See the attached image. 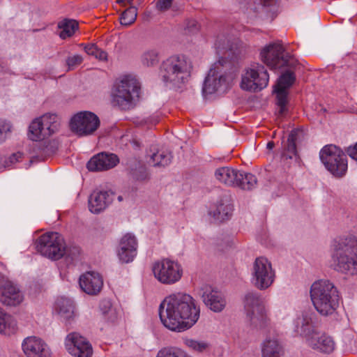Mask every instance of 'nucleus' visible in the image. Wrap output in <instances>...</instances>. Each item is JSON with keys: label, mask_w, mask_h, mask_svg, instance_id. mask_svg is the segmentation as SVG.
<instances>
[{"label": "nucleus", "mask_w": 357, "mask_h": 357, "mask_svg": "<svg viewBox=\"0 0 357 357\" xmlns=\"http://www.w3.org/2000/svg\"><path fill=\"white\" fill-rule=\"evenodd\" d=\"M200 309L189 294L176 293L167 296L159 307L160 319L169 330L185 331L192 327L199 318Z\"/></svg>", "instance_id": "nucleus-1"}, {"label": "nucleus", "mask_w": 357, "mask_h": 357, "mask_svg": "<svg viewBox=\"0 0 357 357\" xmlns=\"http://www.w3.org/2000/svg\"><path fill=\"white\" fill-rule=\"evenodd\" d=\"M333 246L332 262L335 268L344 273L357 274V238H340Z\"/></svg>", "instance_id": "nucleus-2"}, {"label": "nucleus", "mask_w": 357, "mask_h": 357, "mask_svg": "<svg viewBox=\"0 0 357 357\" xmlns=\"http://www.w3.org/2000/svg\"><path fill=\"white\" fill-rule=\"evenodd\" d=\"M310 298L317 311L324 316L331 315L339 306L337 288L328 280H319L310 288Z\"/></svg>", "instance_id": "nucleus-3"}, {"label": "nucleus", "mask_w": 357, "mask_h": 357, "mask_svg": "<svg viewBox=\"0 0 357 357\" xmlns=\"http://www.w3.org/2000/svg\"><path fill=\"white\" fill-rule=\"evenodd\" d=\"M192 69L189 59L183 55H174L162 62L161 75L165 82L179 86L188 80Z\"/></svg>", "instance_id": "nucleus-4"}, {"label": "nucleus", "mask_w": 357, "mask_h": 357, "mask_svg": "<svg viewBox=\"0 0 357 357\" xmlns=\"http://www.w3.org/2000/svg\"><path fill=\"white\" fill-rule=\"evenodd\" d=\"M140 86L138 80L132 75H125L116 80L112 91V103L121 109L132 107L138 98Z\"/></svg>", "instance_id": "nucleus-5"}, {"label": "nucleus", "mask_w": 357, "mask_h": 357, "mask_svg": "<svg viewBox=\"0 0 357 357\" xmlns=\"http://www.w3.org/2000/svg\"><path fill=\"white\" fill-rule=\"evenodd\" d=\"M246 318L250 325L257 330H264L271 324L264 301L257 294L248 293L244 299Z\"/></svg>", "instance_id": "nucleus-6"}, {"label": "nucleus", "mask_w": 357, "mask_h": 357, "mask_svg": "<svg viewBox=\"0 0 357 357\" xmlns=\"http://www.w3.org/2000/svg\"><path fill=\"white\" fill-rule=\"evenodd\" d=\"M321 161L334 176L341 178L347 171V159L340 148L334 144L324 146L319 153Z\"/></svg>", "instance_id": "nucleus-7"}, {"label": "nucleus", "mask_w": 357, "mask_h": 357, "mask_svg": "<svg viewBox=\"0 0 357 357\" xmlns=\"http://www.w3.org/2000/svg\"><path fill=\"white\" fill-rule=\"evenodd\" d=\"M152 272L160 283L167 285L178 282L183 275L181 265L177 261L169 258L155 261L152 265Z\"/></svg>", "instance_id": "nucleus-8"}, {"label": "nucleus", "mask_w": 357, "mask_h": 357, "mask_svg": "<svg viewBox=\"0 0 357 357\" xmlns=\"http://www.w3.org/2000/svg\"><path fill=\"white\" fill-rule=\"evenodd\" d=\"M37 249L41 255L54 260L61 259L65 254V241L57 232H47L37 241Z\"/></svg>", "instance_id": "nucleus-9"}, {"label": "nucleus", "mask_w": 357, "mask_h": 357, "mask_svg": "<svg viewBox=\"0 0 357 357\" xmlns=\"http://www.w3.org/2000/svg\"><path fill=\"white\" fill-rule=\"evenodd\" d=\"M275 273L271 261L266 257L256 258L252 267V282L259 290H265L272 285Z\"/></svg>", "instance_id": "nucleus-10"}, {"label": "nucleus", "mask_w": 357, "mask_h": 357, "mask_svg": "<svg viewBox=\"0 0 357 357\" xmlns=\"http://www.w3.org/2000/svg\"><path fill=\"white\" fill-rule=\"evenodd\" d=\"M269 75L265 67L259 63L252 64L242 74L241 87L243 90L255 91L265 88Z\"/></svg>", "instance_id": "nucleus-11"}, {"label": "nucleus", "mask_w": 357, "mask_h": 357, "mask_svg": "<svg viewBox=\"0 0 357 357\" xmlns=\"http://www.w3.org/2000/svg\"><path fill=\"white\" fill-rule=\"evenodd\" d=\"M222 66L220 61L214 63L209 70L202 89L205 96L214 93L218 90L225 91L230 86L233 76L222 74Z\"/></svg>", "instance_id": "nucleus-12"}, {"label": "nucleus", "mask_w": 357, "mask_h": 357, "mask_svg": "<svg viewBox=\"0 0 357 357\" xmlns=\"http://www.w3.org/2000/svg\"><path fill=\"white\" fill-rule=\"evenodd\" d=\"M99 126V118L90 112L77 113L70 121L71 130L79 136L92 135Z\"/></svg>", "instance_id": "nucleus-13"}, {"label": "nucleus", "mask_w": 357, "mask_h": 357, "mask_svg": "<svg viewBox=\"0 0 357 357\" xmlns=\"http://www.w3.org/2000/svg\"><path fill=\"white\" fill-rule=\"evenodd\" d=\"M261 61L271 68H281L287 63V56L284 55V47L278 41L265 46L260 52Z\"/></svg>", "instance_id": "nucleus-14"}, {"label": "nucleus", "mask_w": 357, "mask_h": 357, "mask_svg": "<svg viewBox=\"0 0 357 357\" xmlns=\"http://www.w3.org/2000/svg\"><path fill=\"white\" fill-rule=\"evenodd\" d=\"M65 346L70 354L74 357H91L93 349L91 344L79 333H69L65 340Z\"/></svg>", "instance_id": "nucleus-15"}, {"label": "nucleus", "mask_w": 357, "mask_h": 357, "mask_svg": "<svg viewBox=\"0 0 357 357\" xmlns=\"http://www.w3.org/2000/svg\"><path fill=\"white\" fill-rule=\"evenodd\" d=\"M315 315L311 312H303L295 320V332L303 337L306 342L310 337H313L317 334L318 330L314 326V319Z\"/></svg>", "instance_id": "nucleus-16"}, {"label": "nucleus", "mask_w": 357, "mask_h": 357, "mask_svg": "<svg viewBox=\"0 0 357 357\" xmlns=\"http://www.w3.org/2000/svg\"><path fill=\"white\" fill-rule=\"evenodd\" d=\"M22 347L26 357H50L49 347L40 337H28L24 340Z\"/></svg>", "instance_id": "nucleus-17"}, {"label": "nucleus", "mask_w": 357, "mask_h": 357, "mask_svg": "<svg viewBox=\"0 0 357 357\" xmlns=\"http://www.w3.org/2000/svg\"><path fill=\"white\" fill-rule=\"evenodd\" d=\"M114 193L110 190H94L89 197V209L92 213H100L112 202Z\"/></svg>", "instance_id": "nucleus-18"}, {"label": "nucleus", "mask_w": 357, "mask_h": 357, "mask_svg": "<svg viewBox=\"0 0 357 357\" xmlns=\"http://www.w3.org/2000/svg\"><path fill=\"white\" fill-rule=\"evenodd\" d=\"M79 284L82 290L87 294L96 295L102 288L103 280L98 273L88 271L80 275Z\"/></svg>", "instance_id": "nucleus-19"}, {"label": "nucleus", "mask_w": 357, "mask_h": 357, "mask_svg": "<svg viewBox=\"0 0 357 357\" xmlns=\"http://www.w3.org/2000/svg\"><path fill=\"white\" fill-rule=\"evenodd\" d=\"M20 290L10 281L6 280L0 285V302L8 306H16L23 301Z\"/></svg>", "instance_id": "nucleus-20"}, {"label": "nucleus", "mask_w": 357, "mask_h": 357, "mask_svg": "<svg viewBox=\"0 0 357 357\" xmlns=\"http://www.w3.org/2000/svg\"><path fill=\"white\" fill-rule=\"evenodd\" d=\"M119 162L115 154L100 153L90 159L87 168L92 172L106 171L116 166Z\"/></svg>", "instance_id": "nucleus-21"}, {"label": "nucleus", "mask_w": 357, "mask_h": 357, "mask_svg": "<svg viewBox=\"0 0 357 357\" xmlns=\"http://www.w3.org/2000/svg\"><path fill=\"white\" fill-rule=\"evenodd\" d=\"M307 344L313 349L324 353H331L335 349V342L332 337L319 331L313 337H310Z\"/></svg>", "instance_id": "nucleus-22"}, {"label": "nucleus", "mask_w": 357, "mask_h": 357, "mask_svg": "<svg viewBox=\"0 0 357 357\" xmlns=\"http://www.w3.org/2000/svg\"><path fill=\"white\" fill-rule=\"evenodd\" d=\"M204 303L214 312L222 311L226 305L225 298L217 291L206 288L202 294Z\"/></svg>", "instance_id": "nucleus-23"}, {"label": "nucleus", "mask_w": 357, "mask_h": 357, "mask_svg": "<svg viewBox=\"0 0 357 357\" xmlns=\"http://www.w3.org/2000/svg\"><path fill=\"white\" fill-rule=\"evenodd\" d=\"M233 206L229 197H226L218 202L215 207L210 211V214L214 219L219 222H222L231 215Z\"/></svg>", "instance_id": "nucleus-24"}, {"label": "nucleus", "mask_w": 357, "mask_h": 357, "mask_svg": "<svg viewBox=\"0 0 357 357\" xmlns=\"http://www.w3.org/2000/svg\"><path fill=\"white\" fill-rule=\"evenodd\" d=\"M284 350L278 340L267 337L261 344L262 357H282Z\"/></svg>", "instance_id": "nucleus-25"}, {"label": "nucleus", "mask_w": 357, "mask_h": 357, "mask_svg": "<svg viewBox=\"0 0 357 357\" xmlns=\"http://www.w3.org/2000/svg\"><path fill=\"white\" fill-rule=\"evenodd\" d=\"M303 138V132L301 130H293L289 135L287 142L284 144L282 156L286 158H292L296 155V143Z\"/></svg>", "instance_id": "nucleus-26"}, {"label": "nucleus", "mask_w": 357, "mask_h": 357, "mask_svg": "<svg viewBox=\"0 0 357 357\" xmlns=\"http://www.w3.org/2000/svg\"><path fill=\"white\" fill-rule=\"evenodd\" d=\"M239 171L229 167H222L215 172V177L220 183L229 186L236 185Z\"/></svg>", "instance_id": "nucleus-27"}, {"label": "nucleus", "mask_w": 357, "mask_h": 357, "mask_svg": "<svg viewBox=\"0 0 357 357\" xmlns=\"http://www.w3.org/2000/svg\"><path fill=\"white\" fill-rule=\"evenodd\" d=\"M74 309L75 307L69 299L62 298L56 301V310L61 317L69 324L75 317Z\"/></svg>", "instance_id": "nucleus-28"}, {"label": "nucleus", "mask_w": 357, "mask_h": 357, "mask_svg": "<svg viewBox=\"0 0 357 357\" xmlns=\"http://www.w3.org/2000/svg\"><path fill=\"white\" fill-rule=\"evenodd\" d=\"M45 127L47 137L56 132L60 126L59 118L55 114H45L38 118Z\"/></svg>", "instance_id": "nucleus-29"}, {"label": "nucleus", "mask_w": 357, "mask_h": 357, "mask_svg": "<svg viewBox=\"0 0 357 357\" xmlns=\"http://www.w3.org/2000/svg\"><path fill=\"white\" fill-rule=\"evenodd\" d=\"M16 321L0 307V333L9 335L16 331Z\"/></svg>", "instance_id": "nucleus-30"}, {"label": "nucleus", "mask_w": 357, "mask_h": 357, "mask_svg": "<svg viewBox=\"0 0 357 357\" xmlns=\"http://www.w3.org/2000/svg\"><path fill=\"white\" fill-rule=\"evenodd\" d=\"M29 137L33 141H41L48 138L45 127L38 118L34 119L30 124Z\"/></svg>", "instance_id": "nucleus-31"}, {"label": "nucleus", "mask_w": 357, "mask_h": 357, "mask_svg": "<svg viewBox=\"0 0 357 357\" xmlns=\"http://www.w3.org/2000/svg\"><path fill=\"white\" fill-rule=\"evenodd\" d=\"M183 343L190 350L198 354L209 351L211 346L208 341L188 337L183 339Z\"/></svg>", "instance_id": "nucleus-32"}, {"label": "nucleus", "mask_w": 357, "mask_h": 357, "mask_svg": "<svg viewBox=\"0 0 357 357\" xmlns=\"http://www.w3.org/2000/svg\"><path fill=\"white\" fill-rule=\"evenodd\" d=\"M59 28L61 29L60 37L63 39L72 36L78 29V22L74 20H63L59 23Z\"/></svg>", "instance_id": "nucleus-33"}, {"label": "nucleus", "mask_w": 357, "mask_h": 357, "mask_svg": "<svg viewBox=\"0 0 357 357\" xmlns=\"http://www.w3.org/2000/svg\"><path fill=\"white\" fill-rule=\"evenodd\" d=\"M256 184L257 178L255 175L239 172L236 186H238L243 190H251Z\"/></svg>", "instance_id": "nucleus-34"}, {"label": "nucleus", "mask_w": 357, "mask_h": 357, "mask_svg": "<svg viewBox=\"0 0 357 357\" xmlns=\"http://www.w3.org/2000/svg\"><path fill=\"white\" fill-rule=\"evenodd\" d=\"M141 61L144 66H153L159 62V54L155 49L145 50L141 56Z\"/></svg>", "instance_id": "nucleus-35"}, {"label": "nucleus", "mask_w": 357, "mask_h": 357, "mask_svg": "<svg viewBox=\"0 0 357 357\" xmlns=\"http://www.w3.org/2000/svg\"><path fill=\"white\" fill-rule=\"evenodd\" d=\"M137 15V8L135 6H130L122 13L120 17V23L123 26H130L135 22Z\"/></svg>", "instance_id": "nucleus-36"}, {"label": "nucleus", "mask_w": 357, "mask_h": 357, "mask_svg": "<svg viewBox=\"0 0 357 357\" xmlns=\"http://www.w3.org/2000/svg\"><path fill=\"white\" fill-rule=\"evenodd\" d=\"M156 357H191L184 351L176 347H164L157 354Z\"/></svg>", "instance_id": "nucleus-37"}, {"label": "nucleus", "mask_w": 357, "mask_h": 357, "mask_svg": "<svg viewBox=\"0 0 357 357\" xmlns=\"http://www.w3.org/2000/svg\"><path fill=\"white\" fill-rule=\"evenodd\" d=\"M171 159V154L164 151L157 152L151 156L154 166L165 167L170 163Z\"/></svg>", "instance_id": "nucleus-38"}, {"label": "nucleus", "mask_w": 357, "mask_h": 357, "mask_svg": "<svg viewBox=\"0 0 357 357\" xmlns=\"http://www.w3.org/2000/svg\"><path fill=\"white\" fill-rule=\"evenodd\" d=\"M274 92L276 93L277 104L280 107L279 113L282 115L286 111V105L287 103V91L284 89L275 86Z\"/></svg>", "instance_id": "nucleus-39"}, {"label": "nucleus", "mask_w": 357, "mask_h": 357, "mask_svg": "<svg viewBox=\"0 0 357 357\" xmlns=\"http://www.w3.org/2000/svg\"><path fill=\"white\" fill-rule=\"evenodd\" d=\"M294 74L288 70L280 76L275 86L287 90L294 83Z\"/></svg>", "instance_id": "nucleus-40"}, {"label": "nucleus", "mask_w": 357, "mask_h": 357, "mask_svg": "<svg viewBox=\"0 0 357 357\" xmlns=\"http://www.w3.org/2000/svg\"><path fill=\"white\" fill-rule=\"evenodd\" d=\"M84 51L87 54L93 56L95 58H96L100 61L107 60V53L105 51L99 49L94 44H89L87 45H85Z\"/></svg>", "instance_id": "nucleus-41"}, {"label": "nucleus", "mask_w": 357, "mask_h": 357, "mask_svg": "<svg viewBox=\"0 0 357 357\" xmlns=\"http://www.w3.org/2000/svg\"><path fill=\"white\" fill-rule=\"evenodd\" d=\"M137 243L135 237L130 234H127L122 237L119 250L135 249L137 251Z\"/></svg>", "instance_id": "nucleus-42"}, {"label": "nucleus", "mask_w": 357, "mask_h": 357, "mask_svg": "<svg viewBox=\"0 0 357 357\" xmlns=\"http://www.w3.org/2000/svg\"><path fill=\"white\" fill-rule=\"evenodd\" d=\"M136 254L137 251L135 249L118 250L119 258L123 263H129L132 261L136 256Z\"/></svg>", "instance_id": "nucleus-43"}, {"label": "nucleus", "mask_w": 357, "mask_h": 357, "mask_svg": "<svg viewBox=\"0 0 357 357\" xmlns=\"http://www.w3.org/2000/svg\"><path fill=\"white\" fill-rule=\"evenodd\" d=\"M82 254L81 248L77 245H70L66 247L65 245V254L68 257L71 258L72 260L79 259Z\"/></svg>", "instance_id": "nucleus-44"}, {"label": "nucleus", "mask_w": 357, "mask_h": 357, "mask_svg": "<svg viewBox=\"0 0 357 357\" xmlns=\"http://www.w3.org/2000/svg\"><path fill=\"white\" fill-rule=\"evenodd\" d=\"M83 61V58L81 55L75 54L70 56L66 59V64L68 70H73L75 68L80 65Z\"/></svg>", "instance_id": "nucleus-45"}, {"label": "nucleus", "mask_w": 357, "mask_h": 357, "mask_svg": "<svg viewBox=\"0 0 357 357\" xmlns=\"http://www.w3.org/2000/svg\"><path fill=\"white\" fill-rule=\"evenodd\" d=\"M105 307H108V310L104 311V314L106 318L113 322L117 319L119 313L116 310L112 307L109 302H107L105 305Z\"/></svg>", "instance_id": "nucleus-46"}, {"label": "nucleus", "mask_w": 357, "mask_h": 357, "mask_svg": "<svg viewBox=\"0 0 357 357\" xmlns=\"http://www.w3.org/2000/svg\"><path fill=\"white\" fill-rule=\"evenodd\" d=\"M174 0H157L155 8L159 12H165L169 9Z\"/></svg>", "instance_id": "nucleus-47"}, {"label": "nucleus", "mask_w": 357, "mask_h": 357, "mask_svg": "<svg viewBox=\"0 0 357 357\" xmlns=\"http://www.w3.org/2000/svg\"><path fill=\"white\" fill-rule=\"evenodd\" d=\"M10 123L0 121V143L5 140L7 133L10 131Z\"/></svg>", "instance_id": "nucleus-48"}, {"label": "nucleus", "mask_w": 357, "mask_h": 357, "mask_svg": "<svg viewBox=\"0 0 357 357\" xmlns=\"http://www.w3.org/2000/svg\"><path fill=\"white\" fill-rule=\"evenodd\" d=\"M347 153L352 159L357 161V143L354 146H349Z\"/></svg>", "instance_id": "nucleus-49"}, {"label": "nucleus", "mask_w": 357, "mask_h": 357, "mask_svg": "<svg viewBox=\"0 0 357 357\" xmlns=\"http://www.w3.org/2000/svg\"><path fill=\"white\" fill-rule=\"evenodd\" d=\"M263 6L265 7H272L277 4L276 0H263Z\"/></svg>", "instance_id": "nucleus-50"}, {"label": "nucleus", "mask_w": 357, "mask_h": 357, "mask_svg": "<svg viewBox=\"0 0 357 357\" xmlns=\"http://www.w3.org/2000/svg\"><path fill=\"white\" fill-rule=\"evenodd\" d=\"M22 158V153H17L13 154L12 156H10V162H13L14 161H18L20 158Z\"/></svg>", "instance_id": "nucleus-51"}, {"label": "nucleus", "mask_w": 357, "mask_h": 357, "mask_svg": "<svg viewBox=\"0 0 357 357\" xmlns=\"http://www.w3.org/2000/svg\"><path fill=\"white\" fill-rule=\"evenodd\" d=\"M132 0H116V3L122 6L130 5Z\"/></svg>", "instance_id": "nucleus-52"}, {"label": "nucleus", "mask_w": 357, "mask_h": 357, "mask_svg": "<svg viewBox=\"0 0 357 357\" xmlns=\"http://www.w3.org/2000/svg\"><path fill=\"white\" fill-rule=\"evenodd\" d=\"M275 146V144L273 142H268L267 144V149L271 150Z\"/></svg>", "instance_id": "nucleus-53"}, {"label": "nucleus", "mask_w": 357, "mask_h": 357, "mask_svg": "<svg viewBox=\"0 0 357 357\" xmlns=\"http://www.w3.org/2000/svg\"><path fill=\"white\" fill-rule=\"evenodd\" d=\"M146 178V172L144 171V174H143L141 177L137 178V179H139V180H144V179H145Z\"/></svg>", "instance_id": "nucleus-54"}, {"label": "nucleus", "mask_w": 357, "mask_h": 357, "mask_svg": "<svg viewBox=\"0 0 357 357\" xmlns=\"http://www.w3.org/2000/svg\"><path fill=\"white\" fill-rule=\"evenodd\" d=\"M118 199L119 202L122 201V197L121 196H119L118 197Z\"/></svg>", "instance_id": "nucleus-55"}]
</instances>
